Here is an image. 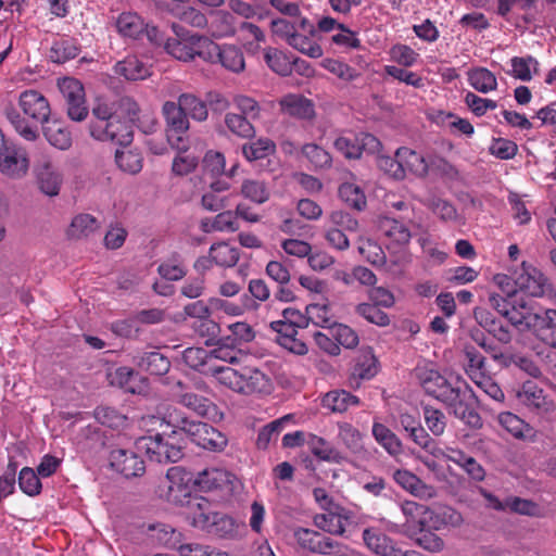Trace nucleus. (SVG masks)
<instances>
[{
    "instance_id": "16",
    "label": "nucleus",
    "mask_w": 556,
    "mask_h": 556,
    "mask_svg": "<svg viewBox=\"0 0 556 556\" xmlns=\"http://www.w3.org/2000/svg\"><path fill=\"white\" fill-rule=\"evenodd\" d=\"M110 466L125 478L140 477L146 471L144 462L134 452L125 448H115L110 453Z\"/></svg>"
},
{
    "instance_id": "12",
    "label": "nucleus",
    "mask_w": 556,
    "mask_h": 556,
    "mask_svg": "<svg viewBox=\"0 0 556 556\" xmlns=\"http://www.w3.org/2000/svg\"><path fill=\"white\" fill-rule=\"evenodd\" d=\"M237 478L230 471L219 467H206L193 475V486L201 492H232Z\"/></svg>"
},
{
    "instance_id": "47",
    "label": "nucleus",
    "mask_w": 556,
    "mask_h": 556,
    "mask_svg": "<svg viewBox=\"0 0 556 556\" xmlns=\"http://www.w3.org/2000/svg\"><path fill=\"white\" fill-rule=\"evenodd\" d=\"M308 324L321 328H329L332 325V314L327 298H324L321 302H314L306 306Z\"/></svg>"
},
{
    "instance_id": "41",
    "label": "nucleus",
    "mask_w": 556,
    "mask_h": 556,
    "mask_svg": "<svg viewBox=\"0 0 556 556\" xmlns=\"http://www.w3.org/2000/svg\"><path fill=\"white\" fill-rule=\"evenodd\" d=\"M510 70L507 74L521 81H530L539 71V62L531 55L514 56L509 61Z\"/></svg>"
},
{
    "instance_id": "17",
    "label": "nucleus",
    "mask_w": 556,
    "mask_h": 556,
    "mask_svg": "<svg viewBox=\"0 0 556 556\" xmlns=\"http://www.w3.org/2000/svg\"><path fill=\"white\" fill-rule=\"evenodd\" d=\"M518 292H522L529 296L541 298L549 289L547 279L534 266L522 263L521 267L516 270Z\"/></svg>"
},
{
    "instance_id": "54",
    "label": "nucleus",
    "mask_w": 556,
    "mask_h": 556,
    "mask_svg": "<svg viewBox=\"0 0 556 556\" xmlns=\"http://www.w3.org/2000/svg\"><path fill=\"white\" fill-rule=\"evenodd\" d=\"M517 397L522 404L533 408H542L546 403L543 390L533 381L522 383L517 392Z\"/></svg>"
},
{
    "instance_id": "11",
    "label": "nucleus",
    "mask_w": 556,
    "mask_h": 556,
    "mask_svg": "<svg viewBox=\"0 0 556 556\" xmlns=\"http://www.w3.org/2000/svg\"><path fill=\"white\" fill-rule=\"evenodd\" d=\"M58 87L66 103L68 117L75 122L84 121L88 115V108L83 84L76 78L63 77L58 80Z\"/></svg>"
},
{
    "instance_id": "22",
    "label": "nucleus",
    "mask_w": 556,
    "mask_h": 556,
    "mask_svg": "<svg viewBox=\"0 0 556 556\" xmlns=\"http://www.w3.org/2000/svg\"><path fill=\"white\" fill-rule=\"evenodd\" d=\"M463 523L460 513L448 506L429 507L425 530L441 531L448 528H455Z\"/></svg>"
},
{
    "instance_id": "51",
    "label": "nucleus",
    "mask_w": 556,
    "mask_h": 556,
    "mask_svg": "<svg viewBox=\"0 0 556 556\" xmlns=\"http://www.w3.org/2000/svg\"><path fill=\"white\" fill-rule=\"evenodd\" d=\"M497 419L500 425L517 439L527 438L532 433V428L510 412L501 413Z\"/></svg>"
},
{
    "instance_id": "62",
    "label": "nucleus",
    "mask_w": 556,
    "mask_h": 556,
    "mask_svg": "<svg viewBox=\"0 0 556 556\" xmlns=\"http://www.w3.org/2000/svg\"><path fill=\"white\" fill-rule=\"evenodd\" d=\"M292 418L293 417L291 415H286L263 427L257 435V446L260 448H266L273 440H276L278 438L285 425L289 422Z\"/></svg>"
},
{
    "instance_id": "34",
    "label": "nucleus",
    "mask_w": 556,
    "mask_h": 556,
    "mask_svg": "<svg viewBox=\"0 0 556 556\" xmlns=\"http://www.w3.org/2000/svg\"><path fill=\"white\" fill-rule=\"evenodd\" d=\"M358 404V397L345 390H331L321 399L324 408L338 414H342L350 407L357 406Z\"/></svg>"
},
{
    "instance_id": "10",
    "label": "nucleus",
    "mask_w": 556,
    "mask_h": 556,
    "mask_svg": "<svg viewBox=\"0 0 556 556\" xmlns=\"http://www.w3.org/2000/svg\"><path fill=\"white\" fill-rule=\"evenodd\" d=\"M33 172L42 193L48 197H55L60 193L63 185V174L51 155L40 154L34 163Z\"/></svg>"
},
{
    "instance_id": "30",
    "label": "nucleus",
    "mask_w": 556,
    "mask_h": 556,
    "mask_svg": "<svg viewBox=\"0 0 556 556\" xmlns=\"http://www.w3.org/2000/svg\"><path fill=\"white\" fill-rule=\"evenodd\" d=\"M147 540L151 546L175 548L181 543L182 533L169 525H151L148 528Z\"/></svg>"
},
{
    "instance_id": "58",
    "label": "nucleus",
    "mask_w": 556,
    "mask_h": 556,
    "mask_svg": "<svg viewBox=\"0 0 556 556\" xmlns=\"http://www.w3.org/2000/svg\"><path fill=\"white\" fill-rule=\"evenodd\" d=\"M377 374V358L370 349L359 352L353 375L361 379H370Z\"/></svg>"
},
{
    "instance_id": "38",
    "label": "nucleus",
    "mask_w": 556,
    "mask_h": 556,
    "mask_svg": "<svg viewBox=\"0 0 556 556\" xmlns=\"http://www.w3.org/2000/svg\"><path fill=\"white\" fill-rule=\"evenodd\" d=\"M202 231L210 232H235L239 229L237 216L231 211H225L212 218H205L201 220Z\"/></svg>"
},
{
    "instance_id": "63",
    "label": "nucleus",
    "mask_w": 556,
    "mask_h": 556,
    "mask_svg": "<svg viewBox=\"0 0 556 556\" xmlns=\"http://www.w3.org/2000/svg\"><path fill=\"white\" fill-rule=\"evenodd\" d=\"M78 48L68 39H60L53 42L49 58L54 63H65L68 60L76 58Z\"/></svg>"
},
{
    "instance_id": "61",
    "label": "nucleus",
    "mask_w": 556,
    "mask_h": 556,
    "mask_svg": "<svg viewBox=\"0 0 556 556\" xmlns=\"http://www.w3.org/2000/svg\"><path fill=\"white\" fill-rule=\"evenodd\" d=\"M200 155L188 151L176 154L172 163V173L175 176L191 174L199 165Z\"/></svg>"
},
{
    "instance_id": "46",
    "label": "nucleus",
    "mask_w": 556,
    "mask_h": 556,
    "mask_svg": "<svg viewBox=\"0 0 556 556\" xmlns=\"http://www.w3.org/2000/svg\"><path fill=\"white\" fill-rule=\"evenodd\" d=\"M372 435L376 441L390 454L399 455L402 453V442L388 427L380 422H374Z\"/></svg>"
},
{
    "instance_id": "35",
    "label": "nucleus",
    "mask_w": 556,
    "mask_h": 556,
    "mask_svg": "<svg viewBox=\"0 0 556 556\" xmlns=\"http://www.w3.org/2000/svg\"><path fill=\"white\" fill-rule=\"evenodd\" d=\"M270 29L274 35L286 40L287 43L299 29L307 31L309 35H313L315 31L314 26L304 16H302L299 22H290L286 18H275L270 23Z\"/></svg>"
},
{
    "instance_id": "2",
    "label": "nucleus",
    "mask_w": 556,
    "mask_h": 556,
    "mask_svg": "<svg viewBox=\"0 0 556 556\" xmlns=\"http://www.w3.org/2000/svg\"><path fill=\"white\" fill-rule=\"evenodd\" d=\"M211 372L220 386L239 394H268L273 390L270 378L254 366H220Z\"/></svg>"
},
{
    "instance_id": "4",
    "label": "nucleus",
    "mask_w": 556,
    "mask_h": 556,
    "mask_svg": "<svg viewBox=\"0 0 556 556\" xmlns=\"http://www.w3.org/2000/svg\"><path fill=\"white\" fill-rule=\"evenodd\" d=\"M187 518L193 528L222 538L231 535L235 530V520L216 511L210 501L194 496L187 505Z\"/></svg>"
},
{
    "instance_id": "24",
    "label": "nucleus",
    "mask_w": 556,
    "mask_h": 556,
    "mask_svg": "<svg viewBox=\"0 0 556 556\" xmlns=\"http://www.w3.org/2000/svg\"><path fill=\"white\" fill-rule=\"evenodd\" d=\"M108 380L111 386L118 387L132 394H141L147 389V380L127 366H121L109 371Z\"/></svg>"
},
{
    "instance_id": "60",
    "label": "nucleus",
    "mask_w": 556,
    "mask_h": 556,
    "mask_svg": "<svg viewBox=\"0 0 556 556\" xmlns=\"http://www.w3.org/2000/svg\"><path fill=\"white\" fill-rule=\"evenodd\" d=\"M388 53L390 61L400 65L399 67H412L419 59V54L413 48L404 43L393 45Z\"/></svg>"
},
{
    "instance_id": "6",
    "label": "nucleus",
    "mask_w": 556,
    "mask_h": 556,
    "mask_svg": "<svg viewBox=\"0 0 556 556\" xmlns=\"http://www.w3.org/2000/svg\"><path fill=\"white\" fill-rule=\"evenodd\" d=\"M415 376L425 392L434 399L453 405L459 397V390L452 387L430 362H422L415 368Z\"/></svg>"
},
{
    "instance_id": "43",
    "label": "nucleus",
    "mask_w": 556,
    "mask_h": 556,
    "mask_svg": "<svg viewBox=\"0 0 556 556\" xmlns=\"http://www.w3.org/2000/svg\"><path fill=\"white\" fill-rule=\"evenodd\" d=\"M282 326V329L277 332L276 341L283 349L296 355H305L308 352L307 344L299 337L296 329L290 326Z\"/></svg>"
},
{
    "instance_id": "28",
    "label": "nucleus",
    "mask_w": 556,
    "mask_h": 556,
    "mask_svg": "<svg viewBox=\"0 0 556 556\" xmlns=\"http://www.w3.org/2000/svg\"><path fill=\"white\" fill-rule=\"evenodd\" d=\"M393 480L403 490L420 498H430L435 495L434 488L426 484L419 477L407 469H396Z\"/></svg>"
},
{
    "instance_id": "32",
    "label": "nucleus",
    "mask_w": 556,
    "mask_h": 556,
    "mask_svg": "<svg viewBox=\"0 0 556 556\" xmlns=\"http://www.w3.org/2000/svg\"><path fill=\"white\" fill-rule=\"evenodd\" d=\"M216 50L210 51V58H205L207 62H220L222 65L235 73H239L244 70V58L240 49L233 46L219 47L215 43Z\"/></svg>"
},
{
    "instance_id": "14",
    "label": "nucleus",
    "mask_w": 556,
    "mask_h": 556,
    "mask_svg": "<svg viewBox=\"0 0 556 556\" xmlns=\"http://www.w3.org/2000/svg\"><path fill=\"white\" fill-rule=\"evenodd\" d=\"M197 421L188 418L186 414L178 407L173 405H162L157 415H149L142 417L144 426L160 424L166 425L172 428V433L175 435H188L192 425Z\"/></svg>"
},
{
    "instance_id": "55",
    "label": "nucleus",
    "mask_w": 556,
    "mask_h": 556,
    "mask_svg": "<svg viewBox=\"0 0 556 556\" xmlns=\"http://www.w3.org/2000/svg\"><path fill=\"white\" fill-rule=\"evenodd\" d=\"M179 105L191 118L203 122L207 118L206 104L192 93H182L178 98Z\"/></svg>"
},
{
    "instance_id": "36",
    "label": "nucleus",
    "mask_w": 556,
    "mask_h": 556,
    "mask_svg": "<svg viewBox=\"0 0 556 556\" xmlns=\"http://www.w3.org/2000/svg\"><path fill=\"white\" fill-rule=\"evenodd\" d=\"M115 73L127 80L146 79L151 75L150 66L139 58L131 55L115 65Z\"/></svg>"
},
{
    "instance_id": "56",
    "label": "nucleus",
    "mask_w": 556,
    "mask_h": 556,
    "mask_svg": "<svg viewBox=\"0 0 556 556\" xmlns=\"http://www.w3.org/2000/svg\"><path fill=\"white\" fill-rule=\"evenodd\" d=\"M225 125L229 131L243 139L253 138L255 135L254 126L248 117L241 114L227 113L225 116Z\"/></svg>"
},
{
    "instance_id": "23",
    "label": "nucleus",
    "mask_w": 556,
    "mask_h": 556,
    "mask_svg": "<svg viewBox=\"0 0 556 556\" xmlns=\"http://www.w3.org/2000/svg\"><path fill=\"white\" fill-rule=\"evenodd\" d=\"M429 507L428 505L409 500L400 504L401 511L405 517L403 527L406 534L413 536L425 531V520Z\"/></svg>"
},
{
    "instance_id": "64",
    "label": "nucleus",
    "mask_w": 556,
    "mask_h": 556,
    "mask_svg": "<svg viewBox=\"0 0 556 556\" xmlns=\"http://www.w3.org/2000/svg\"><path fill=\"white\" fill-rule=\"evenodd\" d=\"M180 556H230L215 546L200 543H188L178 546Z\"/></svg>"
},
{
    "instance_id": "53",
    "label": "nucleus",
    "mask_w": 556,
    "mask_h": 556,
    "mask_svg": "<svg viewBox=\"0 0 556 556\" xmlns=\"http://www.w3.org/2000/svg\"><path fill=\"white\" fill-rule=\"evenodd\" d=\"M264 59L268 67L278 75L288 76L292 72V61L276 48H266Z\"/></svg>"
},
{
    "instance_id": "59",
    "label": "nucleus",
    "mask_w": 556,
    "mask_h": 556,
    "mask_svg": "<svg viewBox=\"0 0 556 556\" xmlns=\"http://www.w3.org/2000/svg\"><path fill=\"white\" fill-rule=\"evenodd\" d=\"M115 162L121 170L131 175L139 173L143 166L142 156L136 150H116Z\"/></svg>"
},
{
    "instance_id": "29",
    "label": "nucleus",
    "mask_w": 556,
    "mask_h": 556,
    "mask_svg": "<svg viewBox=\"0 0 556 556\" xmlns=\"http://www.w3.org/2000/svg\"><path fill=\"white\" fill-rule=\"evenodd\" d=\"M280 111L292 117L309 119L314 116L313 102L300 93H288L279 100Z\"/></svg>"
},
{
    "instance_id": "40",
    "label": "nucleus",
    "mask_w": 556,
    "mask_h": 556,
    "mask_svg": "<svg viewBox=\"0 0 556 556\" xmlns=\"http://www.w3.org/2000/svg\"><path fill=\"white\" fill-rule=\"evenodd\" d=\"M43 135L48 142L59 150L64 151L68 150L72 147V132L67 126L63 125L60 122L48 121L47 126L43 127Z\"/></svg>"
},
{
    "instance_id": "33",
    "label": "nucleus",
    "mask_w": 556,
    "mask_h": 556,
    "mask_svg": "<svg viewBox=\"0 0 556 556\" xmlns=\"http://www.w3.org/2000/svg\"><path fill=\"white\" fill-rule=\"evenodd\" d=\"M134 363L144 371L151 375H165L170 367L167 357L157 351L143 352L134 357Z\"/></svg>"
},
{
    "instance_id": "26",
    "label": "nucleus",
    "mask_w": 556,
    "mask_h": 556,
    "mask_svg": "<svg viewBox=\"0 0 556 556\" xmlns=\"http://www.w3.org/2000/svg\"><path fill=\"white\" fill-rule=\"evenodd\" d=\"M378 230L386 238L388 249L404 247L412 237L409 229L403 223L390 217L379 218Z\"/></svg>"
},
{
    "instance_id": "52",
    "label": "nucleus",
    "mask_w": 556,
    "mask_h": 556,
    "mask_svg": "<svg viewBox=\"0 0 556 556\" xmlns=\"http://www.w3.org/2000/svg\"><path fill=\"white\" fill-rule=\"evenodd\" d=\"M339 195L351 207L362 211L366 206V195L364 190L354 181H345L339 188Z\"/></svg>"
},
{
    "instance_id": "7",
    "label": "nucleus",
    "mask_w": 556,
    "mask_h": 556,
    "mask_svg": "<svg viewBox=\"0 0 556 556\" xmlns=\"http://www.w3.org/2000/svg\"><path fill=\"white\" fill-rule=\"evenodd\" d=\"M490 305L520 332H532L538 313L523 300L510 301L497 293L489 295Z\"/></svg>"
},
{
    "instance_id": "57",
    "label": "nucleus",
    "mask_w": 556,
    "mask_h": 556,
    "mask_svg": "<svg viewBox=\"0 0 556 556\" xmlns=\"http://www.w3.org/2000/svg\"><path fill=\"white\" fill-rule=\"evenodd\" d=\"M288 45L312 59H319L324 54L319 43L314 41L309 36L300 34L299 30L291 37Z\"/></svg>"
},
{
    "instance_id": "39",
    "label": "nucleus",
    "mask_w": 556,
    "mask_h": 556,
    "mask_svg": "<svg viewBox=\"0 0 556 556\" xmlns=\"http://www.w3.org/2000/svg\"><path fill=\"white\" fill-rule=\"evenodd\" d=\"M100 228L99 220L87 213L76 215L67 228V237L71 239H84L94 233Z\"/></svg>"
},
{
    "instance_id": "21",
    "label": "nucleus",
    "mask_w": 556,
    "mask_h": 556,
    "mask_svg": "<svg viewBox=\"0 0 556 556\" xmlns=\"http://www.w3.org/2000/svg\"><path fill=\"white\" fill-rule=\"evenodd\" d=\"M365 546L378 556H400L401 548L379 528H366L363 531Z\"/></svg>"
},
{
    "instance_id": "44",
    "label": "nucleus",
    "mask_w": 556,
    "mask_h": 556,
    "mask_svg": "<svg viewBox=\"0 0 556 556\" xmlns=\"http://www.w3.org/2000/svg\"><path fill=\"white\" fill-rule=\"evenodd\" d=\"M468 83L477 91L489 93L496 90V76L485 67H476L468 72Z\"/></svg>"
},
{
    "instance_id": "48",
    "label": "nucleus",
    "mask_w": 556,
    "mask_h": 556,
    "mask_svg": "<svg viewBox=\"0 0 556 556\" xmlns=\"http://www.w3.org/2000/svg\"><path fill=\"white\" fill-rule=\"evenodd\" d=\"M210 255L214 264L222 267H233L240 257L238 249L227 242L213 244L210 248Z\"/></svg>"
},
{
    "instance_id": "37",
    "label": "nucleus",
    "mask_w": 556,
    "mask_h": 556,
    "mask_svg": "<svg viewBox=\"0 0 556 556\" xmlns=\"http://www.w3.org/2000/svg\"><path fill=\"white\" fill-rule=\"evenodd\" d=\"M162 113L166 123V131L187 132L190 124L181 105L173 101H166L163 104Z\"/></svg>"
},
{
    "instance_id": "19",
    "label": "nucleus",
    "mask_w": 556,
    "mask_h": 556,
    "mask_svg": "<svg viewBox=\"0 0 556 556\" xmlns=\"http://www.w3.org/2000/svg\"><path fill=\"white\" fill-rule=\"evenodd\" d=\"M116 27L123 37L138 39L146 35L151 42L157 43V29L155 27L150 28L137 13H122L117 18Z\"/></svg>"
},
{
    "instance_id": "45",
    "label": "nucleus",
    "mask_w": 556,
    "mask_h": 556,
    "mask_svg": "<svg viewBox=\"0 0 556 556\" xmlns=\"http://www.w3.org/2000/svg\"><path fill=\"white\" fill-rule=\"evenodd\" d=\"M250 299L244 296L240 303L228 301L222 298L212 296L208 299L212 313H224L230 317H237L243 315L248 309L252 308L250 305Z\"/></svg>"
},
{
    "instance_id": "20",
    "label": "nucleus",
    "mask_w": 556,
    "mask_h": 556,
    "mask_svg": "<svg viewBox=\"0 0 556 556\" xmlns=\"http://www.w3.org/2000/svg\"><path fill=\"white\" fill-rule=\"evenodd\" d=\"M294 538L302 548L320 555H329L339 546L332 539L306 528L296 529Z\"/></svg>"
},
{
    "instance_id": "15",
    "label": "nucleus",
    "mask_w": 556,
    "mask_h": 556,
    "mask_svg": "<svg viewBox=\"0 0 556 556\" xmlns=\"http://www.w3.org/2000/svg\"><path fill=\"white\" fill-rule=\"evenodd\" d=\"M0 173L10 179H22L29 170V159L25 150L5 146L0 138Z\"/></svg>"
},
{
    "instance_id": "1",
    "label": "nucleus",
    "mask_w": 556,
    "mask_h": 556,
    "mask_svg": "<svg viewBox=\"0 0 556 556\" xmlns=\"http://www.w3.org/2000/svg\"><path fill=\"white\" fill-rule=\"evenodd\" d=\"M18 108L24 114L11 110L7 117L15 131L27 141H35L39 137L38 125L46 124L51 114L47 98L37 90H25L18 97Z\"/></svg>"
},
{
    "instance_id": "25",
    "label": "nucleus",
    "mask_w": 556,
    "mask_h": 556,
    "mask_svg": "<svg viewBox=\"0 0 556 556\" xmlns=\"http://www.w3.org/2000/svg\"><path fill=\"white\" fill-rule=\"evenodd\" d=\"M395 156L401 160L405 175L424 178L429 175V154L413 150L408 147H401L395 151Z\"/></svg>"
},
{
    "instance_id": "5",
    "label": "nucleus",
    "mask_w": 556,
    "mask_h": 556,
    "mask_svg": "<svg viewBox=\"0 0 556 556\" xmlns=\"http://www.w3.org/2000/svg\"><path fill=\"white\" fill-rule=\"evenodd\" d=\"M176 38H168L164 43L165 51L173 58L188 62L199 56L205 61L210 58V51H215V42L204 36H198L185 31L182 27L173 24Z\"/></svg>"
},
{
    "instance_id": "8",
    "label": "nucleus",
    "mask_w": 556,
    "mask_h": 556,
    "mask_svg": "<svg viewBox=\"0 0 556 556\" xmlns=\"http://www.w3.org/2000/svg\"><path fill=\"white\" fill-rule=\"evenodd\" d=\"M193 475L180 466L170 467L163 483L159 486V496L173 505H188L193 497Z\"/></svg>"
},
{
    "instance_id": "49",
    "label": "nucleus",
    "mask_w": 556,
    "mask_h": 556,
    "mask_svg": "<svg viewBox=\"0 0 556 556\" xmlns=\"http://www.w3.org/2000/svg\"><path fill=\"white\" fill-rule=\"evenodd\" d=\"M178 437L173 433H162L160 451L156 452V463H176L182 457L181 445L178 443Z\"/></svg>"
},
{
    "instance_id": "42",
    "label": "nucleus",
    "mask_w": 556,
    "mask_h": 556,
    "mask_svg": "<svg viewBox=\"0 0 556 556\" xmlns=\"http://www.w3.org/2000/svg\"><path fill=\"white\" fill-rule=\"evenodd\" d=\"M242 155L248 162L264 160L276 152L275 142L266 137H261L254 141L242 146Z\"/></svg>"
},
{
    "instance_id": "27",
    "label": "nucleus",
    "mask_w": 556,
    "mask_h": 556,
    "mask_svg": "<svg viewBox=\"0 0 556 556\" xmlns=\"http://www.w3.org/2000/svg\"><path fill=\"white\" fill-rule=\"evenodd\" d=\"M350 519L349 513L341 506L325 510L314 517V525L318 529L334 535H342Z\"/></svg>"
},
{
    "instance_id": "18",
    "label": "nucleus",
    "mask_w": 556,
    "mask_h": 556,
    "mask_svg": "<svg viewBox=\"0 0 556 556\" xmlns=\"http://www.w3.org/2000/svg\"><path fill=\"white\" fill-rule=\"evenodd\" d=\"M187 437L202 448L213 452L223 451L228 443L223 432L202 421L192 425Z\"/></svg>"
},
{
    "instance_id": "31",
    "label": "nucleus",
    "mask_w": 556,
    "mask_h": 556,
    "mask_svg": "<svg viewBox=\"0 0 556 556\" xmlns=\"http://www.w3.org/2000/svg\"><path fill=\"white\" fill-rule=\"evenodd\" d=\"M531 333L543 343L556 349V309L538 313Z\"/></svg>"
},
{
    "instance_id": "3",
    "label": "nucleus",
    "mask_w": 556,
    "mask_h": 556,
    "mask_svg": "<svg viewBox=\"0 0 556 556\" xmlns=\"http://www.w3.org/2000/svg\"><path fill=\"white\" fill-rule=\"evenodd\" d=\"M92 116L89 132L93 139L117 146H129L132 142L131 124L122 119L112 105L98 102L92 109Z\"/></svg>"
},
{
    "instance_id": "13",
    "label": "nucleus",
    "mask_w": 556,
    "mask_h": 556,
    "mask_svg": "<svg viewBox=\"0 0 556 556\" xmlns=\"http://www.w3.org/2000/svg\"><path fill=\"white\" fill-rule=\"evenodd\" d=\"M330 226L326 230V240L334 249L343 251L350 247L346 232H354L358 228V222L349 213L333 211L329 214Z\"/></svg>"
},
{
    "instance_id": "50",
    "label": "nucleus",
    "mask_w": 556,
    "mask_h": 556,
    "mask_svg": "<svg viewBox=\"0 0 556 556\" xmlns=\"http://www.w3.org/2000/svg\"><path fill=\"white\" fill-rule=\"evenodd\" d=\"M338 438L340 442L353 454H359L364 451L363 435L358 429L349 422L338 425Z\"/></svg>"
},
{
    "instance_id": "9",
    "label": "nucleus",
    "mask_w": 556,
    "mask_h": 556,
    "mask_svg": "<svg viewBox=\"0 0 556 556\" xmlns=\"http://www.w3.org/2000/svg\"><path fill=\"white\" fill-rule=\"evenodd\" d=\"M333 148L348 160H357L363 152L377 153L381 142L368 132H341L333 140Z\"/></svg>"
}]
</instances>
